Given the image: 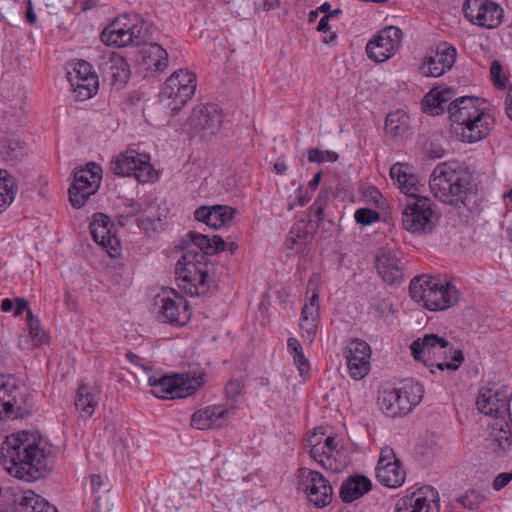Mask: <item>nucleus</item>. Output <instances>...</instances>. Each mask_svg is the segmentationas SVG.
Instances as JSON below:
<instances>
[{
    "label": "nucleus",
    "instance_id": "51",
    "mask_svg": "<svg viewBox=\"0 0 512 512\" xmlns=\"http://www.w3.org/2000/svg\"><path fill=\"white\" fill-rule=\"evenodd\" d=\"M244 388L243 382L239 379L230 380L225 386L227 398L236 400L242 393Z\"/></svg>",
    "mask_w": 512,
    "mask_h": 512
},
{
    "label": "nucleus",
    "instance_id": "5",
    "mask_svg": "<svg viewBox=\"0 0 512 512\" xmlns=\"http://www.w3.org/2000/svg\"><path fill=\"white\" fill-rule=\"evenodd\" d=\"M410 349L416 361L423 362L425 366H435L439 370L456 371L464 361L461 350L454 349L445 338L436 334L418 338L412 342Z\"/></svg>",
    "mask_w": 512,
    "mask_h": 512
},
{
    "label": "nucleus",
    "instance_id": "1",
    "mask_svg": "<svg viewBox=\"0 0 512 512\" xmlns=\"http://www.w3.org/2000/svg\"><path fill=\"white\" fill-rule=\"evenodd\" d=\"M390 177L400 191L407 196V203L402 210L403 228L411 233H431L438 224L433 201L420 196V181L408 164L397 162L390 168Z\"/></svg>",
    "mask_w": 512,
    "mask_h": 512
},
{
    "label": "nucleus",
    "instance_id": "7",
    "mask_svg": "<svg viewBox=\"0 0 512 512\" xmlns=\"http://www.w3.org/2000/svg\"><path fill=\"white\" fill-rule=\"evenodd\" d=\"M175 277L178 287L189 296L204 295L209 290L208 269L203 255L194 249L186 251L177 261Z\"/></svg>",
    "mask_w": 512,
    "mask_h": 512
},
{
    "label": "nucleus",
    "instance_id": "57",
    "mask_svg": "<svg viewBox=\"0 0 512 512\" xmlns=\"http://www.w3.org/2000/svg\"><path fill=\"white\" fill-rule=\"evenodd\" d=\"M310 198L311 196L308 195V193L304 194L302 189L299 188L296 191V196L293 203L289 204L288 209L292 210L295 206H304L309 202Z\"/></svg>",
    "mask_w": 512,
    "mask_h": 512
},
{
    "label": "nucleus",
    "instance_id": "27",
    "mask_svg": "<svg viewBox=\"0 0 512 512\" xmlns=\"http://www.w3.org/2000/svg\"><path fill=\"white\" fill-rule=\"evenodd\" d=\"M378 401L381 410L390 417H401L412 410L409 395L403 389L384 390Z\"/></svg>",
    "mask_w": 512,
    "mask_h": 512
},
{
    "label": "nucleus",
    "instance_id": "22",
    "mask_svg": "<svg viewBox=\"0 0 512 512\" xmlns=\"http://www.w3.org/2000/svg\"><path fill=\"white\" fill-rule=\"evenodd\" d=\"M68 79L79 100L91 98L98 89V77L92 72L91 65L80 60L73 71L68 72Z\"/></svg>",
    "mask_w": 512,
    "mask_h": 512
},
{
    "label": "nucleus",
    "instance_id": "37",
    "mask_svg": "<svg viewBox=\"0 0 512 512\" xmlns=\"http://www.w3.org/2000/svg\"><path fill=\"white\" fill-rule=\"evenodd\" d=\"M143 62L147 69L163 72L168 67V52L160 44L150 43L143 50Z\"/></svg>",
    "mask_w": 512,
    "mask_h": 512
},
{
    "label": "nucleus",
    "instance_id": "58",
    "mask_svg": "<svg viewBox=\"0 0 512 512\" xmlns=\"http://www.w3.org/2000/svg\"><path fill=\"white\" fill-rule=\"evenodd\" d=\"M280 0H263L262 3L256 4L257 10L270 11L280 6Z\"/></svg>",
    "mask_w": 512,
    "mask_h": 512
},
{
    "label": "nucleus",
    "instance_id": "63",
    "mask_svg": "<svg viewBox=\"0 0 512 512\" xmlns=\"http://www.w3.org/2000/svg\"><path fill=\"white\" fill-rule=\"evenodd\" d=\"M26 19L31 24H35L37 21V17L33 10V5H32L31 0H28V2H27Z\"/></svg>",
    "mask_w": 512,
    "mask_h": 512
},
{
    "label": "nucleus",
    "instance_id": "31",
    "mask_svg": "<svg viewBox=\"0 0 512 512\" xmlns=\"http://www.w3.org/2000/svg\"><path fill=\"white\" fill-rule=\"evenodd\" d=\"M372 490L369 478L360 474H353L346 478L341 486L339 495L343 502L351 503Z\"/></svg>",
    "mask_w": 512,
    "mask_h": 512
},
{
    "label": "nucleus",
    "instance_id": "36",
    "mask_svg": "<svg viewBox=\"0 0 512 512\" xmlns=\"http://www.w3.org/2000/svg\"><path fill=\"white\" fill-rule=\"evenodd\" d=\"M319 315V295L314 291L309 301L306 302L301 311V329L308 334L314 336L317 329V319Z\"/></svg>",
    "mask_w": 512,
    "mask_h": 512
},
{
    "label": "nucleus",
    "instance_id": "45",
    "mask_svg": "<svg viewBox=\"0 0 512 512\" xmlns=\"http://www.w3.org/2000/svg\"><path fill=\"white\" fill-rule=\"evenodd\" d=\"M142 211V205L133 200L128 199L123 203V208L117 216L118 224L121 226L127 225L130 220Z\"/></svg>",
    "mask_w": 512,
    "mask_h": 512
},
{
    "label": "nucleus",
    "instance_id": "44",
    "mask_svg": "<svg viewBox=\"0 0 512 512\" xmlns=\"http://www.w3.org/2000/svg\"><path fill=\"white\" fill-rule=\"evenodd\" d=\"M26 323L34 345L40 346L45 343L47 334L41 329L38 317L34 316L31 310L26 313Z\"/></svg>",
    "mask_w": 512,
    "mask_h": 512
},
{
    "label": "nucleus",
    "instance_id": "6",
    "mask_svg": "<svg viewBox=\"0 0 512 512\" xmlns=\"http://www.w3.org/2000/svg\"><path fill=\"white\" fill-rule=\"evenodd\" d=\"M411 297L431 311L446 310L458 301V290L449 283L426 275L414 277L409 285Z\"/></svg>",
    "mask_w": 512,
    "mask_h": 512
},
{
    "label": "nucleus",
    "instance_id": "18",
    "mask_svg": "<svg viewBox=\"0 0 512 512\" xmlns=\"http://www.w3.org/2000/svg\"><path fill=\"white\" fill-rule=\"evenodd\" d=\"M395 512H440L438 491L430 486L422 487L400 498L395 504Z\"/></svg>",
    "mask_w": 512,
    "mask_h": 512
},
{
    "label": "nucleus",
    "instance_id": "64",
    "mask_svg": "<svg viewBox=\"0 0 512 512\" xmlns=\"http://www.w3.org/2000/svg\"><path fill=\"white\" fill-rule=\"evenodd\" d=\"M506 114L510 120H512V85L509 87L507 97L505 100Z\"/></svg>",
    "mask_w": 512,
    "mask_h": 512
},
{
    "label": "nucleus",
    "instance_id": "8",
    "mask_svg": "<svg viewBox=\"0 0 512 512\" xmlns=\"http://www.w3.org/2000/svg\"><path fill=\"white\" fill-rule=\"evenodd\" d=\"M33 400L26 389H20L14 380L0 376V417L19 419L31 414Z\"/></svg>",
    "mask_w": 512,
    "mask_h": 512
},
{
    "label": "nucleus",
    "instance_id": "38",
    "mask_svg": "<svg viewBox=\"0 0 512 512\" xmlns=\"http://www.w3.org/2000/svg\"><path fill=\"white\" fill-rule=\"evenodd\" d=\"M378 481L388 488H398L402 486L406 478V472L401 467V463H392L387 466L376 468Z\"/></svg>",
    "mask_w": 512,
    "mask_h": 512
},
{
    "label": "nucleus",
    "instance_id": "17",
    "mask_svg": "<svg viewBox=\"0 0 512 512\" xmlns=\"http://www.w3.org/2000/svg\"><path fill=\"white\" fill-rule=\"evenodd\" d=\"M463 11L467 20L490 29L500 25L503 17V9L489 0H466Z\"/></svg>",
    "mask_w": 512,
    "mask_h": 512
},
{
    "label": "nucleus",
    "instance_id": "26",
    "mask_svg": "<svg viewBox=\"0 0 512 512\" xmlns=\"http://www.w3.org/2000/svg\"><path fill=\"white\" fill-rule=\"evenodd\" d=\"M226 243L219 235H214L209 238L206 235L190 231L183 239V249L186 251L194 249L199 254L203 255V260L207 255H214L224 251Z\"/></svg>",
    "mask_w": 512,
    "mask_h": 512
},
{
    "label": "nucleus",
    "instance_id": "2",
    "mask_svg": "<svg viewBox=\"0 0 512 512\" xmlns=\"http://www.w3.org/2000/svg\"><path fill=\"white\" fill-rule=\"evenodd\" d=\"M2 458L7 471L26 482L40 479L48 466L44 450L34 443H27L19 435L6 437L2 446Z\"/></svg>",
    "mask_w": 512,
    "mask_h": 512
},
{
    "label": "nucleus",
    "instance_id": "29",
    "mask_svg": "<svg viewBox=\"0 0 512 512\" xmlns=\"http://www.w3.org/2000/svg\"><path fill=\"white\" fill-rule=\"evenodd\" d=\"M221 121V114L215 104L199 105L190 116V123L195 130H206L210 134L215 133Z\"/></svg>",
    "mask_w": 512,
    "mask_h": 512
},
{
    "label": "nucleus",
    "instance_id": "40",
    "mask_svg": "<svg viewBox=\"0 0 512 512\" xmlns=\"http://www.w3.org/2000/svg\"><path fill=\"white\" fill-rule=\"evenodd\" d=\"M409 126V117L402 111L389 113L385 121V131L391 137L403 135Z\"/></svg>",
    "mask_w": 512,
    "mask_h": 512
},
{
    "label": "nucleus",
    "instance_id": "4",
    "mask_svg": "<svg viewBox=\"0 0 512 512\" xmlns=\"http://www.w3.org/2000/svg\"><path fill=\"white\" fill-rule=\"evenodd\" d=\"M429 186L437 199L456 208L466 205L472 190L470 177L464 171L457 170L447 163L434 168Z\"/></svg>",
    "mask_w": 512,
    "mask_h": 512
},
{
    "label": "nucleus",
    "instance_id": "3",
    "mask_svg": "<svg viewBox=\"0 0 512 512\" xmlns=\"http://www.w3.org/2000/svg\"><path fill=\"white\" fill-rule=\"evenodd\" d=\"M483 103L479 97L461 96L447 106L451 121L462 126V137L467 142L482 140L492 128L494 119L480 108Z\"/></svg>",
    "mask_w": 512,
    "mask_h": 512
},
{
    "label": "nucleus",
    "instance_id": "62",
    "mask_svg": "<svg viewBox=\"0 0 512 512\" xmlns=\"http://www.w3.org/2000/svg\"><path fill=\"white\" fill-rule=\"evenodd\" d=\"M103 478L99 474H93L91 476V486L95 494H98L100 488L103 486Z\"/></svg>",
    "mask_w": 512,
    "mask_h": 512
},
{
    "label": "nucleus",
    "instance_id": "56",
    "mask_svg": "<svg viewBox=\"0 0 512 512\" xmlns=\"http://www.w3.org/2000/svg\"><path fill=\"white\" fill-rule=\"evenodd\" d=\"M512 480V471L509 473H500L496 476L492 483V487L496 491H500Z\"/></svg>",
    "mask_w": 512,
    "mask_h": 512
},
{
    "label": "nucleus",
    "instance_id": "52",
    "mask_svg": "<svg viewBox=\"0 0 512 512\" xmlns=\"http://www.w3.org/2000/svg\"><path fill=\"white\" fill-rule=\"evenodd\" d=\"M392 463H400V461L396 458L394 450L391 447L386 446L380 451L377 467L387 466Z\"/></svg>",
    "mask_w": 512,
    "mask_h": 512
},
{
    "label": "nucleus",
    "instance_id": "39",
    "mask_svg": "<svg viewBox=\"0 0 512 512\" xmlns=\"http://www.w3.org/2000/svg\"><path fill=\"white\" fill-rule=\"evenodd\" d=\"M16 190L14 177L8 171L0 170V213L13 202Z\"/></svg>",
    "mask_w": 512,
    "mask_h": 512
},
{
    "label": "nucleus",
    "instance_id": "53",
    "mask_svg": "<svg viewBox=\"0 0 512 512\" xmlns=\"http://www.w3.org/2000/svg\"><path fill=\"white\" fill-rule=\"evenodd\" d=\"M160 224V219L151 218V217H138L137 225L144 232L148 233L150 231H156Z\"/></svg>",
    "mask_w": 512,
    "mask_h": 512
},
{
    "label": "nucleus",
    "instance_id": "28",
    "mask_svg": "<svg viewBox=\"0 0 512 512\" xmlns=\"http://www.w3.org/2000/svg\"><path fill=\"white\" fill-rule=\"evenodd\" d=\"M101 41L106 45L116 47H125L131 45V35L129 34V16L120 15L115 18L100 35Z\"/></svg>",
    "mask_w": 512,
    "mask_h": 512
},
{
    "label": "nucleus",
    "instance_id": "10",
    "mask_svg": "<svg viewBox=\"0 0 512 512\" xmlns=\"http://www.w3.org/2000/svg\"><path fill=\"white\" fill-rule=\"evenodd\" d=\"M196 90V75L187 69L175 71L165 82L160 93L161 101H171L168 107L176 115L181 108L192 98Z\"/></svg>",
    "mask_w": 512,
    "mask_h": 512
},
{
    "label": "nucleus",
    "instance_id": "12",
    "mask_svg": "<svg viewBox=\"0 0 512 512\" xmlns=\"http://www.w3.org/2000/svg\"><path fill=\"white\" fill-rule=\"evenodd\" d=\"M111 171L117 176H133L142 183L150 181L155 173L150 156L135 150H127L113 158Z\"/></svg>",
    "mask_w": 512,
    "mask_h": 512
},
{
    "label": "nucleus",
    "instance_id": "21",
    "mask_svg": "<svg viewBox=\"0 0 512 512\" xmlns=\"http://www.w3.org/2000/svg\"><path fill=\"white\" fill-rule=\"evenodd\" d=\"M476 405L480 413L494 416L495 420L510 418V400L506 391H494L492 388L482 387L479 390Z\"/></svg>",
    "mask_w": 512,
    "mask_h": 512
},
{
    "label": "nucleus",
    "instance_id": "9",
    "mask_svg": "<svg viewBox=\"0 0 512 512\" xmlns=\"http://www.w3.org/2000/svg\"><path fill=\"white\" fill-rule=\"evenodd\" d=\"M152 393L162 399L186 398L192 395L204 383L202 375L191 377L189 374H173L156 378L149 377Z\"/></svg>",
    "mask_w": 512,
    "mask_h": 512
},
{
    "label": "nucleus",
    "instance_id": "25",
    "mask_svg": "<svg viewBox=\"0 0 512 512\" xmlns=\"http://www.w3.org/2000/svg\"><path fill=\"white\" fill-rule=\"evenodd\" d=\"M376 267L379 275L388 284L400 283L404 277V269L396 252L382 247L376 254Z\"/></svg>",
    "mask_w": 512,
    "mask_h": 512
},
{
    "label": "nucleus",
    "instance_id": "43",
    "mask_svg": "<svg viewBox=\"0 0 512 512\" xmlns=\"http://www.w3.org/2000/svg\"><path fill=\"white\" fill-rule=\"evenodd\" d=\"M310 456L323 468L327 470H334L333 460L331 459V455L327 453L325 450V446L322 443L321 439H318L316 435L313 439H310Z\"/></svg>",
    "mask_w": 512,
    "mask_h": 512
},
{
    "label": "nucleus",
    "instance_id": "30",
    "mask_svg": "<svg viewBox=\"0 0 512 512\" xmlns=\"http://www.w3.org/2000/svg\"><path fill=\"white\" fill-rule=\"evenodd\" d=\"M229 411L224 405H214L198 410L192 416L191 426L199 430L221 427Z\"/></svg>",
    "mask_w": 512,
    "mask_h": 512
},
{
    "label": "nucleus",
    "instance_id": "23",
    "mask_svg": "<svg viewBox=\"0 0 512 512\" xmlns=\"http://www.w3.org/2000/svg\"><path fill=\"white\" fill-rule=\"evenodd\" d=\"M113 228V222L103 213H96L90 224V232L94 241L103 247L110 256H116L119 249V240L113 233Z\"/></svg>",
    "mask_w": 512,
    "mask_h": 512
},
{
    "label": "nucleus",
    "instance_id": "33",
    "mask_svg": "<svg viewBox=\"0 0 512 512\" xmlns=\"http://www.w3.org/2000/svg\"><path fill=\"white\" fill-rule=\"evenodd\" d=\"M12 512H58V509L42 496L28 490L15 500Z\"/></svg>",
    "mask_w": 512,
    "mask_h": 512
},
{
    "label": "nucleus",
    "instance_id": "46",
    "mask_svg": "<svg viewBox=\"0 0 512 512\" xmlns=\"http://www.w3.org/2000/svg\"><path fill=\"white\" fill-rule=\"evenodd\" d=\"M339 159L338 153L329 150L310 148L308 150V161L311 163L336 162Z\"/></svg>",
    "mask_w": 512,
    "mask_h": 512
},
{
    "label": "nucleus",
    "instance_id": "48",
    "mask_svg": "<svg viewBox=\"0 0 512 512\" xmlns=\"http://www.w3.org/2000/svg\"><path fill=\"white\" fill-rule=\"evenodd\" d=\"M490 76L496 88H506L508 78L505 75H502V65L498 60L492 61L490 66Z\"/></svg>",
    "mask_w": 512,
    "mask_h": 512
},
{
    "label": "nucleus",
    "instance_id": "54",
    "mask_svg": "<svg viewBox=\"0 0 512 512\" xmlns=\"http://www.w3.org/2000/svg\"><path fill=\"white\" fill-rule=\"evenodd\" d=\"M211 206H200L194 211V218L211 228Z\"/></svg>",
    "mask_w": 512,
    "mask_h": 512
},
{
    "label": "nucleus",
    "instance_id": "24",
    "mask_svg": "<svg viewBox=\"0 0 512 512\" xmlns=\"http://www.w3.org/2000/svg\"><path fill=\"white\" fill-rule=\"evenodd\" d=\"M97 64L102 77L109 80L112 85L124 84L129 79V65L118 53L109 52L101 55Z\"/></svg>",
    "mask_w": 512,
    "mask_h": 512
},
{
    "label": "nucleus",
    "instance_id": "19",
    "mask_svg": "<svg viewBox=\"0 0 512 512\" xmlns=\"http://www.w3.org/2000/svg\"><path fill=\"white\" fill-rule=\"evenodd\" d=\"M456 49L443 43L437 46L436 50H430L424 57L420 72L425 77H440L447 70H450L456 61Z\"/></svg>",
    "mask_w": 512,
    "mask_h": 512
},
{
    "label": "nucleus",
    "instance_id": "14",
    "mask_svg": "<svg viewBox=\"0 0 512 512\" xmlns=\"http://www.w3.org/2000/svg\"><path fill=\"white\" fill-rule=\"evenodd\" d=\"M298 478L308 501L315 507L323 508L331 503L332 486L320 472L303 467L298 469Z\"/></svg>",
    "mask_w": 512,
    "mask_h": 512
},
{
    "label": "nucleus",
    "instance_id": "16",
    "mask_svg": "<svg viewBox=\"0 0 512 512\" xmlns=\"http://www.w3.org/2000/svg\"><path fill=\"white\" fill-rule=\"evenodd\" d=\"M328 202V193L320 192L315 202L310 207L308 219L300 220L292 226L290 235L293 243H295L297 239L304 241L312 240V234L317 231L326 217L325 209Z\"/></svg>",
    "mask_w": 512,
    "mask_h": 512
},
{
    "label": "nucleus",
    "instance_id": "61",
    "mask_svg": "<svg viewBox=\"0 0 512 512\" xmlns=\"http://www.w3.org/2000/svg\"><path fill=\"white\" fill-rule=\"evenodd\" d=\"M287 347H288V350L291 352V354H297L302 352V346L301 344L299 343V341L296 339V338H289L288 341H287Z\"/></svg>",
    "mask_w": 512,
    "mask_h": 512
},
{
    "label": "nucleus",
    "instance_id": "42",
    "mask_svg": "<svg viewBox=\"0 0 512 512\" xmlns=\"http://www.w3.org/2000/svg\"><path fill=\"white\" fill-rule=\"evenodd\" d=\"M236 210L226 205L211 206V228L218 230L232 221Z\"/></svg>",
    "mask_w": 512,
    "mask_h": 512
},
{
    "label": "nucleus",
    "instance_id": "47",
    "mask_svg": "<svg viewBox=\"0 0 512 512\" xmlns=\"http://www.w3.org/2000/svg\"><path fill=\"white\" fill-rule=\"evenodd\" d=\"M6 157L11 161H17L24 155V143L18 140H7L3 143Z\"/></svg>",
    "mask_w": 512,
    "mask_h": 512
},
{
    "label": "nucleus",
    "instance_id": "50",
    "mask_svg": "<svg viewBox=\"0 0 512 512\" xmlns=\"http://www.w3.org/2000/svg\"><path fill=\"white\" fill-rule=\"evenodd\" d=\"M403 392L409 395V402L413 408L421 402L424 395V388L419 383H411L404 387Z\"/></svg>",
    "mask_w": 512,
    "mask_h": 512
},
{
    "label": "nucleus",
    "instance_id": "41",
    "mask_svg": "<svg viewBox=\"0 0 512 512\" xmlns=\"http://www.w3.org/2000/svg\"><path fill=\"white\" fill-rule=\"evenodd\" d=\"M151 25L145 20L135 16V22L129 18V34L131 35V44L140 45L147 43L152 38Z\"/></svg>",
    "mask_w": 512,
    "mask_h": 512
},
{
    "label": "nucleus",
    "instance_id": "49",
    "mask_svg": "<svg viewBox=\"0 0 512 512\" xmlns=\"http://www.w3.org/2000/svg\"><path fill=\"white\" fill-rule=\"evenodd\" d=\"M354 217L358 224L366 226L378 221L380 215L377 211L370 208H361L356 210Z\"/></svg>",
    "mask_w": 512,
    "mask_h": 512
},
{
    "label": "nucleus",
    "instance_id": "13",
    "mask_svg": "<svg viewBox=\"0 0 512 512\" xmlns=\"http://www.w3.org/2000/svg\"><path fill=\"white\" fill-rule=\"evenodd\" d=\"M155 304L159 308L158 318L174 326L182 327L191 318V310L188 301L175 290L164 291L155 297Z\"/></svg>",
    "mask_w": 512,
    "mask_h": 512
},
{
    "label": "nucleus",
    "instance_id": "20",
    "mask_svg": "<svg viewBox=\"0 0 512 512\" xmlns=\"http://www.w3.org/2000/svg\"><path fill=\"white\" fill-rule=\"evenodd\" d=\"M349 375L355 380L363 379L370 370V346L361 339H350L344 350Z\"/></svg>",
    "mask_w": 512,
    "mask_h": 512
},
{
    "label": "nucleus",
    "instance_id": "34",
    "mask_svg": "<svg viewBox=\"0 0 512 512\" xmlns=\"http://www.w3.org/2000/svg\"><path fill=\"white\" fill-rule=\"evenodd\" d=\"M98 401L99 391L97 387L89 384H81L78 387L75 406L82 417L89 418L92 416Z\"/></svg>",
    "mask_w": 512,
    "mask_h": 512
},
{
    "label": "nucleus",
    "instance_id": "55",
    "mask_svg": "<svg viewBox=\"0 0 512 512\" xmlns=\"http://www.w3.org/2000/svg\"><path fill=\"white\" fill-rule=\"evenodd\" d=\"M294 363L297 366L301 376H304L309 371L308 359L304 356L303 351L297 354H293Z\"/></svg>",
    "mask_w": 512,
    "mask_h": 512
},
{
    "label": "nucleus",
    "instance_id": "32",
    "mask_svg": "<svg viewBox=\"0 0 512 512\" xmlns=\"http://www.w3.org/2000/svg\"><path fill=\"white\" fill-rule=\"evenodd\" d=\"M455 91L451 87L439 89L435 87L423 99L424 111L437 116L447 111V106L455 98Z\"/></svg>",
    "mask_w": 512,
    "mask_h": 512
},
{
    "label": "nucleus",
    "instance_id": "15",
    "mask_svg": "<svg viewBox=\"0 0 512 512\" xmlns=\"http://www.w3.org/2000/svg\"><path fill=\"white\" fill-rule=\"evenodd\" d=\"M402 39L403 32L399 27L388 26L367 43V56L375 62H384L399 50Z\"/></svg>",
    "mask_w": 512,
    "mask_h": 512
},
{
    "label": "nucleus",
    "instance_id": "60",
    "mask_svg": "<svg viewBox=\"0 0 512 512\" xmlns=\"http://www.w3.org/2000/svg\"><path fill=\"white\" fill-rule=\"evenodd\" d=\"M322 443L325 446V450L327 451V453L330 454L332 457L333 452L336 451L337 449V443L335 441V438L332 436H328L325 438L324 441H322Z\"/></svg>",
    "mask_w": 512,
    "mask_h": 512
},
{
    "label": "nucleus",
    "instance_id": "11",
    "mask_svg": "<svg viewBox=\"0 0 512 512\" xmlns=\"http://www.w3.org/2000/svg\"><path fill=\"white\" fill-rule=\"evenodd\" d=\"M102 180V168L97 163H88L85 168H79L74 173V181L68 193L74 208L84 206L88 198L95 194Z\"/></svg>",
    "mask_w": 512,
    "mask_h": 512
},
{
    "label": "nucleus",
    "instance_id": "59",
    "mask_svg": "<svg viewBox=\"0 0 512 512\" xmlns=\"http://www.w3.org/2000/svg\"><path fill=\"white\" fill-rule=\"evenodd\" d=\"M16 307L14 309V316H19L23 311L28 313V310H31L28 306V301L24 298H16Z\"/></svg>",
    "mask_w": 512,
    "mask_h": 512
},
{
    "label": "nucleus",
    "instance_id": "35",
    "mask_svg": "<svg viewBox=\"0 0 512 512\" xmlns=\"http://www.w3.org/2000/svg\"><path fill=\"white\" fill-rule=\"evenodd\" d=\"M491 439L497 449L506 452L512 448V419L505 417L496 419L490 432Z\"/></svg>",
    "mask_w": 512,
    "mask_h": 512
}]
</instances>
